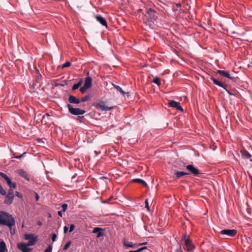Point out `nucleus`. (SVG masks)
Returning <instances> with one entry per match:
<instances>
[{
	"mask_svg": "<svg viewBox=\"0 0 252 252\" xmlns=\"http://www.w3.org/2000/svg\"><path fill=\"white\" fill-rule=\"evenodd\" d=\"M70 244H71L70 241L67 242L63 247V250H66L67 249H68V248L69 247Z\"/></svg>",
	"mask_w": 252,
	"mask_h": 252,
	"instance_id": "nucleus-30",
	"label": "nucleus"
},
{
	"mask_svg": "<svg viewBox=\"0 0 252 252\" xmlns=\"http://www.w3.org/2000/svg\"><path fill=\"white\" fill-rule=\"evenodd\" d=\"M186 169L194 176H198L200 174L199 170L192 164L188 165Z\"/></svg>",
	"mask_w": 252,
	"mask_h": 252,
	"instance_id": "nucleus-11",
	"label": "nucleus"
},
{
	"mask_svg": "<svg viewBox=\"0 0 252 252\" xmlns=\"http://www.w3.org/2000/svg\"><path fill=\"white\" fill-rule=\"evenodd\" d=\"M240 153L242 155L243 158L249 159L250 161L252 162V155L246 150H241Z\"/></svg>",
	"mask_w": 252,
	"mask_h": 252,
	"instance_id": "nucleus-14",
	"label": "nucleus"
},
{
	"mask_svg": "<svg viewBox=\"0 0 252 252\" xmlns=\"http://www.w3.org/2000/svg\"><path fill=\"white\" fill-rule=\"evenodd\" d=\"M37 224L39 226L41 225L42 224V223L41 221H37Z\"/></svg>",
	"mask_w": 252,
	"mask_h": 252,
	"instance_id": "nucleus-44",
	"label": "nucleus"
},
{
	"mask_svg": "<svg viewBox=\"0 0 252 252\" xmlns=\"http://www.w3.org/2000/svg\"><path fill=\"white\" fill-rule=\"evenodd\" d=\"M68 230V227L66 226H65L63 228L64 232L66 233Z\"/></svg>",
	"mask_w": 252,
	"mask_h": 252,
	"instance_id": "nucleus-41",
	"label": "nucleus"
},
{
	"mask_svg": "<svg viewBox=\"0 0 252 252\" xmlns=\"http://www.w3.org/2000/svg\"><path fill=\"white\" fill-rule=\"evenodd\" d=\"M12 227L13 226H10V227H8V228L9 229L10 232V234H11V235H14L15 233V229H12Z\"/></svg>",
	"mask_w": 252,
	"mask_h": 252,
	"instance_id": "nucleus-31",
	"label": "nucleus"
},
{
	"mask_svg": "<svg viewBox=\"0 0 252 252\" xmlns=\"http://www.w3.org/2000/svg\"><path fill=\"white\" fill-rule=\"evenodd\" d=\"M89 99V95H85L84 97H83L81 100H80V102H84L87 100H88Z\"/></svg>",
	"mask_w": 252,
	"mask_h": 252,
	"instance_id": "nucleus-28",
	"label": "nucleus"
},
{
	"mask_svg": "<svg viewBox=\"0 0 252 252\" xmlns=\"http://www.w3.org/2000/svg\"><path fill=\"white\" fill-rule=\"evenodd\" d=\"M63 212V211H58V214L59 216L62 217Z\"/></svg>",
	"mask_w": 252,
	"mask_h": 252,
	"instance_id": "nucleus-40",
	"label": "nucleus"
},
{
	"mask_svg": "<svg viewBox=\"0 0 252 252\" xmlns=\"http://www.w3.org/2000/svg\"><path fill=\"white\" fill-rule=\"evenodd\" d=\"M152 82L159 86L161 84L160 79L158 77H155L154 78Z\"/></svg>",
	"mask_w": 252,
	"mask_h": 252,
	"instance_id": "nucleus-24",
	"label": "nucleus"
},
{
	"mask_svg": "<svg viewBox=\"0 0 252 252\" xmlns=\"http://www.w3.org/2000/svg\"><path fill=\"white\" fill-rule=\"evenodd\" d=\"M82 83H83V79H80L77 83L74 84L72 86V90L73 91H75V90L78 89L81 86Z\"/></svg>",
	"mask_w": 252,
	"mask_h": 252,
	"instance_id": "nucleus-21",
	"label": "nucleus"
},
{
	"mask_svg": "<svg viewBox=\"0 0 252 252\" xmlns=\"http://www.w3.org/2000/svg\"><path fill=\"white\" fill-rule=\"evenodd\" d=\"M15 172L17 173L21 177L24 178L28 181H30V179L26 171L23 169H18L15 171Z\"/></svg>",
	"mask_w": 252,
	"mask_h": 252,
	"instance_id": "nucleus-13",
	"label": "nucleus"
},
{
	"mask_svg": "<svg viewBox=\"0 0 252 252\" xmlns=\"http://www.w3.org/2000/svg\"><path fill=\"white\" fill-rule=\"evenodd\" d=\"M70 65H71L70 62H69V61H67V62H66L64 63H63L62 65V68H65V67H67L70 66Z\"/></svg>",
	"mask_w": 252,
	"mask_h": 252,
	"instance_id": "nucleus-27",
	"label": "nucleus"
},
{
	"mask_svg": "<svg viewBox=\"0 0 252 252\" xmlns=\"http://www.w3.org/2000/svg\"><path fill=\"white\" fill-rule=\"evenodd\" d=\"M129 252H135V251H130Z\"/></svg>",
	"mask_w": 252,
	"mask_h": 252,
	"instance_id": "nucleus-51",
	"label": "nucleus"
},
{
	"mask_svg": "<svg viewBox=\"0 0 252 252\" xmlns=\"http://www.w3.org/2000/svg\"><path fill=\"white\" fill-rule=\"evenodd\" d=\"M68 101L70 103L78 104L80 102V100L76 98L74 95H69Z\"/></svg>",
	"mask_w": 252,
	"mask_h": 252,
	"instance_id": "nucleus-19",
	"label": "nucleus"
},
{
	"mask_svg": "<svg viewBox=\"0 0 252 252\" xmlns=\"http://www.w3.org/2000/svg\"><path fill=\"white\" fill-rule=\"evenodd\" d=\"M220 233L229 237H234L237 234L236 229H223L220 231Z\"/></svg>",
	"mask_w": 252,
	"mask_h": 252,
	"instance_id": "nucleus-10",
	"label": "nucleus"
},
{
	"mask_svg": "<svg viewBox=\"0 0 252 252\" xmlns=\"http://www.w3.org/2000/svg\"><path fill=\"white\" fill-rule=\"evenodd\" d=\"M62 211H63V212H65L66 210V209H67V205L66 204H63L62 205Z\"/></svg>",
	"mask_w": 252,
	"mask_h": 252,
	"instance_id": "nucleus-33",
	"label": "nucleus"
},
{
	"mask_svg": "<svg viewBox=\"0 0 252 252\" xmlns=\"http://www.w3.org/2000/svg\"><path fill=\"white\" fill-rule=\"evenodd\" d=\"M123 243L124 246L127 248H134L138 246H141L142 245L145 244V243H135L133 244L132 242H129L128 241L126 240V239L124 238L123 240Z\"/></svg>",
	"mask_w": 252,
	"mask_h": 252,
	"instance_id": "nucleus-8",
	"label": "nucleus"
},
{
	"mask_svg": "<svg viewBox=\"0 0 252 252\" xmlns=\"http://www.w3.org/2000/svg\"><path fill=\"white\" fill-rule=\"evenodd\" d=\"M0 252H8L5 243L2 240H0Z\"/></svg>",
	"mask_w": 252,
	"mask_h": 252,
	"instance_id": "nucleus-18",
	"label": "nucleus"
},
{
	"mask_svg": "<svg viewBox=\"0 0 252 252\" xmlns=\"http://www.w3.org/2000/svg\"><path fill=\"white\" fill-rule=\"evenodd\" d=\"M26 153V152H25V153H24L23 154H22V155H20V156H15V157H14V158H17V159L21 158L22 157L23 155H24V154H25Z\"/></svg>",
	"mask_w": 252,
	"mask_h": 252,
	"instance_id": "nucleus-39",
	"label": "nucleus"
},
{
	"mask_svg": "<svg viewBox=\"0 0 252 252\" xmlns=\"http://www.w3.org/2000/svg\"><path fill=\"white\" fill-rule=\"evenodd\" d=\"M52 246L49 245L45 250V252H52Z\"/></svg>",
	"mask_w": 252,
	"mask_h": 252,
	"instance_id": "nucleus-32",
	"label": "nucleus"
},
{
	"mask_svg": "<svg viewBox=\"0 0 252 252\" xmlns=\"http://www.w3.org/2000/svg\"><path fill=\"white\" fill-rule=\"evenodd\" d=\"M158 17L157 12L154 9L149 8L146 10L143 20L144 22L150 21L154 23L157 20Z\"/></svg>",
	"mask_w": 252,
	"mask_h": 252,
	"instance_id": "nucleus-3",
	"label": "nucleus"
},
{
	"mask_svg": "<svg viewBox=\"0 0 252 252\" xmlns=\"http://www.w3.org/2000/svg\"><path fill=\"white\" fill-rule=\"evenodd\" d=\"M15 223V219L11 214L3 211H0V224L10 227L14 226Z\"/></svg>",
	"mask_w": 252,
	"mask_h": 252,
	"instance_id": "nucleus-2",
	"label": "nucleus"
},
{
	"mask_svg": "<svg viewBox=\"0 0 252 252\" xmlns=\"http://www.w3.org/2000/svg\"><path fill=\"white\" fill-rule=\"evenodd\" d=\"M24 239L28 240L27 244L24 243H19L17 247L22 252H32V249L28 248V246L34 245L37 241V236L33 234H25Z\"/></svg>",
	"mask_w": 252,
	"mask_h": 252,
	"instance_id": "nucleus-1",
	"label": "nucleus"
},
{
	"mask_svg": "<svg viewBox=\"0 0 252 252\" xmlns=\"http://www.w3.org/2000/svg\"><path fill=\"white\" fill-rule=\"evenodd\" d=\"M145 207L148 210H149L150 207H149V204H148V199L145 200Z\"/></svg>",
	"mask_w": 252,
	"mask_h": 252,
	"instance_id": "nucleus-34",
	"label": "nucleus"
},
{
	"mask_svg": "<svg viewBox=\"0 0 252 252\" xmlns=\"http://www.w3.org/2000/svg\"><path fill=\"white\" fill-rule=\"evenodd\" d=\"M46 116H49L50 115H49V114L46 113Z\"/></svg>",
	"mask_w": 252,
	"mask_h": 252,
	"instance_id": "nucleus-52",
	"label": "nucleus"
},
{
	"mask_svg": "<svg viewBox=\"0 0 252 252\" xmlns=\"http://www.w3.org/2000/svg\"><path fill=\"white\" fill-rule=\"evenodd\" d=\"M228 93H229V94L230 95L233 94H231V93H229V92H228Z\"/></svg>",
	"mask_w": 252,
	"mask_h": 252,
	"instance_id": "nucleus-54",
	"label": "nucleus"
},
{
	"mask_svg": "<svg viewBox=\"0 0 252 252\" xmlns=\"http://www.w3.org/2000/svg\"><path fill=\"white\" fill-rule=\"evenodd\" d=\"M74 225L73 224H71L69 228V232H71L74 230Z\"/></svg>",
	"mask_w": 252,
	"mask_h": 252,
	"instance_id": "nucleus-36",
	"label": "nucleus"
},
{
	"mask_svg": "<svg viewBox=\"0 0 252 252\" xmlns=\"http://www.w3.org/2000/svg\"><path fill=\"white\" fill-rule=\"evenodd\" d=\"M45 115L43 116H42V119H44V118H45Z\"/></svg>",
	"mask_w": 252,
	"mask_h": 252,
	"instance_id": "nucleus-53",
	"label": "nucleus"
},
{
	"mask_svg": "<svg viewBox=\"0 0 252 252\" xmlns=\"http://www.w3.org/2000/svg\"><path fill=\"white\" fill-rule=\"evenodd\" d=\"M57 235L56 234H53L52 236V240L54 242L56 240Z\"/></svg>",
	"mask_w": 252,
	"mask_h": 252,
	"instance_id": "nucleus-37",
	"label": "nucleus"
},
{
	"mask_svg": "<svg viewBox=\"0 0 252 252\" xmlns=\"http://www.w3.org/2000/svg\"><path fill=\"white\" fill-rule=\"evenodd\" d=\"M51 215L49 214V217H51Z\"/></svg>",
	"mask_w": 252,
	"mask_h": 252,
	"instance_id": "nucleus-55",
	"label": "nucleus"
},
{
	"mask_svg": "<svg viewBox=\"0 0 252 252\" xmlns=\"http://www.w3.org/2000/svg\"><path fill=\"white\" fill-rule=\"evenodd\" d=\"M133 182L140 183L144 185H146V182L145 181H144L143 180H142V179H134L133 180Z\"/></svg>",
	"mask_w": 252,
	"mask_h": 252,
	"instance_id": "nucleus-25",
	"label": "nucleus"
},
{
	"mask_svg": "<svg viewBox=\"0 0 252 252\" xmlns=\"http://www.w3.org/2000/svg\"><path fill=\"white\" fill-rule=\"evenodd\" d=\"M141 250H140V249H137V250H135V252H141Z\"/></svg>",
	"mask_w": 252,
	"mask_h": 252,
	"instance_id": "nucleus-49",
	"label": "nucleus"
},
{
	"mask_svg": "<svg viewBox=\"0 0 252 252\" xmlns=\"http://www.w3.org/2000/svg\"><path fill=\"white\" fill-rule=\"evenodd\" d=\"M0 193L3 195H6V192L5 189H3L1 185H0Z\"/></svg>",
	"mask_w": 252,
	"mask_h": 252,
	"instance_id": "nucleus-26",
	"label": "nucleus"
},
{
	"mask_svg": "<svg viewBox=\"0 0 252 252\" xmlns=\"http://www.w3.org/2000/svg\"><path fill=\"white\" fill-rule=\"evenodd\" d=\"M63 86L64 85L63 84H59V83H56L55 84V86Z\"/></svg>",
	"mask_w": 252,
	"mask_h": 252,
	"instance_id": "nucleus-42",
	"label": "nucleus"
},
{
	"mask_svg": "<svg viewBox=\"0 0 252 252\" xmlns=\"http://www.w3.org/2000/svg\"><path fill=\"white\" fill-rule=\"evenodd\" d=\"M177 252H183V250H182V249L181 248H180L179 249H178L177 250Z\"/></svg>",
	"mask_w": 252,
	"mask_h": 252,
	"instance_id": "nucleus-43",
	"label": "nucleus"
},
{
	"mask_svg": "<svg viewBox=\"0 0 252 252\" xmlns=\"http://www.w3.org/2000/svg\"><path fill=\"white\" fill-rule=\"evenodd\" d=\"M217 73L220 74V75L225 77L228 78L229 79H230V80L234 79V77L230 76L229 72H228V71H226L224 70H218L217 71Z\"/></svg>",
	"mask_w": 252,
	"mask_h": 252,
	"instance_id": "nucleus-15",
	"label": "nucleus"
},
{
	"mask_svg": "<svg viewBox=\"0 0 252 252\" xmlns=\"http://www.w3.org/2000/svg\"><path fill=\"white\" fill-rule=\"evenodd\" d=\"M36 200H38L39 199V196L37 193H36Z\"/></svg>",
	"mask_w": 252,
	"mask_h": 252,
	"instance_id": "nucleus-48",
	"label": "nucleus"
},
{
	"mask_svg": "<svg viewBox=\"0 0 252 252\" xmlns=\"http://www.w3.org/2000/svg\"><path fill=\"white\" fill-rule=\"evenodd\" d=\"M95 18H96V20L99 23H100L102 26H105V27L107 26L106 20L105 19V18L102 17L101 16H100L99 15H96L95 17Z\"/></svg>",
	"mask_w": 252,
	"mask_h": 252,
	"instance_id": "nucleus-16",
	"label": "nucleus"
},
{
	"mask_svg": "<svg viewBox=\"0 0 252 252\" xmlns=\"http://www.w3.org/2000/svg\"><path fill=\"white\" fill-rule=\"evenodd\" d=\"M67 107L68 109L69 112L75 115H83L85 113V111L81 110L79 108H74L71 105L67 104Z\"/></svg>",
	"mask_w": 252,
	"mask_h": 252,
	"instance_id": "nucleus-6",
	"label": "nucleus"
},
{
	"mask_svg": "<svg viewBox=\"0 0 252 252\" xmlns=\"http://www.w3.org/2000/svg\"><path fill=\"white\" fill-rule=\"evenodd\" d=\"M211 80H212L213 82L216 85H218L220 87H222L224 89H225L226 91H227L225 88L226 85L222 83L221 82L218 80L217 79L212 77Z\"/></svg>",
	"mask_w": 252,
	"mask_h": 252,
	"instance_id": "nucleus-17",
	"label": "nucleus"
},
{
	"mask_svg": "<svg viewBox=\"0 0 252 252\" xmlns=\"http://www.w3.org/2000/svg\"><path fill=\"white\" fill-rule=\"evenodd\" d=\"M114 87L120 93V94H128V93H126L125 92L123 89L120 87H119V86H117V85H113Z\"/></svg>",
	"mask_w": 252,
	"mask_h": 252,
	"instance_id": "nucleus-23",
	"label": "nucleus"
},
{
	"mask_svg": "<svg viewBox=\"0 0 252 252\" xmlns=\"http://www.w3.org/2000/svg\"><path fill=\"white\" fill-rule=\"evenodd\" d=\"M189 175L187 172H184L182 171H176L175 173V176L176 178L178 179L182 177L183 176Z\"/></svg>",
	"mask_w": 252,
	"mask_h": 252,
	"instance_id": "nucleus-20",
	"label": "nucleus"
},
{
	"mask_svg": "<svg viewBox=\"0 0 252 252\" xmlns=\"http://www.w3.org/2000/svg\"><path fill=\"white\" fill-rule=\"evenodd\" d=\"M6 182L10 189H13L16 188V184L14 182H12L10 178L6 181Z\"/></svg>",
	"mask_w": 252,
	"mask_h": 252,
	"instance_id": "nucleus-22",
	"label": "nucleus"
},
{
	"mask_svg": "<svg viewBox=\"0 0 252 252\" xmlns=\"http://www.w3.org/2000/svg\"><path fill=\"white\" fill-rule=\"evenodd\" d=\"M140 249L141 251H142L143 250L147 249V247H143L140 248Z\"/></svg>",
	"mask_w": 252,
	"mask_h": 252,
	"instance_id": "nucleus-45",
	"label": "nucleus"
},
{
	"mask_svg": "<svg viewBox=\"0 0 252 252\" xmlns=\"http://www.w3.org/2000/svg\"><path fill=\"white\" fill-rule=\"evenodd\" d=\"M101 235V233L100 232V233L98 234L97 237H99V236H100Z\"/></svg>",
	"mask_w": 252,
	"mask_h": 252,
	"instance_id": "nucleus-50",
	"label": "nucleus"
},
{
	"mask_svg": "<svg viewBox=\"0 0 252 252\" xmlns=\"http://www.w3.org/2000/svg\"><path fill=\"white\" fill-rule=\"evenodd\" d=\"M16 195L19 198L23 197V195H22V194L19 192L18 191H16Z\"/></svg>",
	"mask_w": 252,
	"mask_h": 252,
	"instance_id": "nucleus-38",
	"label": "nucleus"
},
{
	"mask_svg": "<svg viewBox=\"0 0 252 252\" xmlns=\"http://www.w3.org/2000/svg\"><path fill=\"white\" fill-rule=\"evenodd\" d=\"M142 12V9H139L137 10V12L138 13H141Z\"/></svg>",
	"mask_w": 252,
	"mask_h": 252,
	"instance_id": "nucleus-47",
	"label": "nucleus"
},
{
	"mask_svg": "<svg viewBox=\"0 0 252 252\" xmlns=\"http://www.w3.org/2000/svg\"><path fill=\"white\" fill-rule=\"evenodd\" d=\"M0 175L1 177L4 179L6 181H7L9 179V178L3 173H0Z\"/></svg>",
	"mask_w": 252,
	"mask_h": 252,
	"instance_id": "nucleus-29",
	"label": "nucleus"
},
{
	"mask_svg": "<svg viewBox=\"0 0 252 252\" xmlns=\"http://www.w3.org/2000/svg\"><path fill=\"white\" fill-rule=\"evenodd\" d=\"M107 104H108L107 101L101 100L98 102L94 103L93 106L101 111H110L114 108L113 106H109Z\"/></svg>",
	"mask_w": 252,
	"mask_h": 252,
	"instance_id": "nucleus-4",
	"label": "nucleus"
},
{
	"mask_svg": "<svg viewBox=\"0 0 252 252\" xmlns=\"http://www.w3.org/2000/svg\"><path fill=\"white\" fill-rule=\"evenodd\" d=\"M168 105L170 107L175 108L179 111L183 112L184 110L182 107L180 105L179 103L174 100H172L169 102Z\"/></svg>",
	"mask_w": 252,
	"mask_h": 252,
	"instance_id": "nucleus-12",
	"label": "nucleus"
},
{
	"mask_svg": "<svg viewBox=\"0 0 252 252\" xmlns=\"http://www.w3.org/2000/svg\"><path fill=\"white\" fill-rule=\"evenodd\" d=\"M183 239L188 251H190L194 248V245L186 235H184Z\"/></svg>",
	"mask_w": 252,
	"mask_h": 252,
	"instance_id": "nucleus-9",
	"label": "nucleus"
},
{
	"mask_svg": "<svg viewBox=\"0 0 252 252\" xmlns=\"http://www.w3.org/2000/svg\"><path fill=\"white\" fill-rule=\"evenodd\" d=\"M101 229L99 227H95L93 229V233H97L99 232Z\"/></svg>",
	"mask_w": 252,
	"mask_h": 252,
	"instance_id": "nucleus-35",
	"label": "nucleus"
},
{
	"mask_svg": "<svg viewBox=\"0 0 252 252\" xmlns=\"http://www.w3.org/2000/svg\"><path fill=\"white\" fill-rule=\"evenodd\" d=\"M14 191L12 189H9L8 191V194L5 197V199L4 200V203L6 204H11L14 199Z\"/></svg>",
	"mask_w": 252,
	"mask_h": 252,
	"instance_id": "nucleus-7",
	"label": "nucleus"
},
{
	"mask_svg": "<svg viewBox=\"0 0 252 252\" xmlns=\"http://www.w3.org/2000/svg\"><path fill=\"white\" fill-rule=\"evenodd\" d=\"M92 86V78L89 76V72L87 73V76L85 78L84 85L82 87H80V91L82 94L85 93L87 90L90 89Z\"/></svg>",
	"mask_w": 252,
	"mask_h": 252,
	"instance_id": "nucleus-5",
	"label": "nucleus"
},
{
	"mask_svg": "<svg viewBox=\"0 0 252 252\" xmlns=\"http://www.w3.org/2000/svg\"><path fill=\"white\" fill-rule=\"evenodd\" d=\"M176 6H177V7H180L181 6V3H177V4H176Z\"/></svg>",
	"mask_w": 252,
	"mask_h": 252,
	"instance_id": "nucleus-46",
	"label": "nucleus"
}]
</instances>
